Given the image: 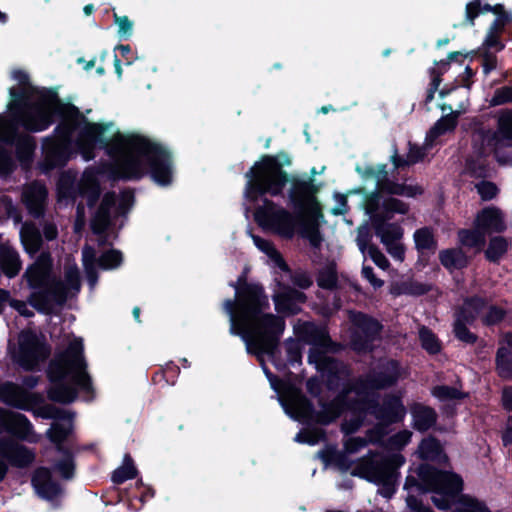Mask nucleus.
I'll use <instances>...</instances> for the list:
<instances>
[{
    "label": "nucleus",
    "instance_id": "nucleus-25",
    "mask_svg": "<svg viewBox=\"0 0 512 512\" xmlns=\"http://www.w3.org/2000/svg\"><path fill=\"white\" fill-rule=\"evenodd\" d=\"M117 196L114 191L106 192L93 214L90 221V228L95 235H104L111 225V210L115 207Z\"/></svg>",
    "mask_w": 512,
    "mask_h": 512
},
{
    "label": "nucleus",
    "instance_id": "nucleus-36",
    "mask_svg": "<svg viewBox=\"0 0 512 512\" xmlns=\"http://www.w3.org/2000/svg\"><path fill=\"white\" fill-rule=\"evenodd\" d=\"M78 195L86 199L87 206L94 208L101 196V185L99 180L93 174H84L78 184Z\"/></svg>",
    "mask_w": 512,
    "mask_h": 512
},
{
    "label": "nucleus",
    "instance_id": "nucleus-57",
    "mask_svg": "<svg viewBox=\"0 0 512 512\" xmlns=\"http://www.w3.org/2000/svg\"><path fill=\"white\" fill-rule=\"evenodd\" d=\"M459 505L452 512H492L485 502L478 500L477 498L465 495L462 499L457 502Z\"/></svg>",
    "mask_w": 512,
    "mask_h": 512
},
{
    "label": "nucleus",
    "instance_id": "nucleus-53",
    "mask_svg": "<svg viewBox=\"0 0 512 512\" xmlns=\"http://www.w3.org/2000/svg\"><path fill=\"white\" fill-rule=\"evenodd\" d=\"M478 136L480 139V144L474 145V151L477 148L483 147L485 149V151H487V148H489L493 154L494 151L496 149H498L501 146V144L504 142L503 138L500 137V133H499L498 129L496 131H491L489 129H487V130L481 129L478 131Z\"/></svg>",
    "mask_w": 512,
    "mask_h": 512
},
{
    "label": "nucleus",
    "instance_id": "nucleus-10",
    "mask_svg": "<svg viewBox=\"0 0 512 512\" xmlns=\"http://www.w3.org/2000/svg\"><path fill=\"white\" fill-rule=\"evenodd\" d=\"M349 320L352 324L350 347L357 353L371 352L373 343L380 338L382 323L362 311H351Z\"/></svg>",
    "mask_w": 512,
    "mask_h": 512
},
{
    "label": "nucleus",
    "instance_id": "nucleus-21",
    "mask_svg": "<svg viewBox=\"0 0 512 512\" xmlns=\"http://www.w3.org/2000/svg\"><path fill=\"white\" fill-rule=\"evenodd\" d=\"M414 247L417 251V265L425 268L438 249V240L431 226H423L413 233Z\"/></svg>",
    "mask_w": 512,
    "mask_h": 512
},
{
    "label": "nucleus",
    "instance_id": "nucleus-59",
    "mask_svg": "<svg viewBox=\"0 0 512 512\" xmlns=\"http://www.w3.org/2000/svg\"><path fill=\"white\" fill-rule=\"evenodd\" d=\"M123 262V254L120 250L110 249L103 252L98 258V266L102 270L118 268Z\"/></svg>",
    "mask_w": 512,
    "mask_h": 512
},
{
    "label": "nucleus",
    "instance_id": "nucleus-20",
    "mask_svg": "<svg viewBox=\"0 0 512 512\" xmlns=\"http://www.w3.org/2000/svg\"><path fill=\"white\" fill-rule=\"evenodd\" d=\"M296 335L306 344L318 346L331 352H336L338 344L334 342L325 325H318L312 321L303 322L295 329Z\"/></svg>",
    "mask_w": 512,
    "mask_h": 512
},
{
    "label": "nucleus",
    "instance_id": "nucleus-32",
    "mask_svg": "<svg viewBox=\"0 0 512 512\" xmlns=\"http://www.w3.org/2000/svg\"><path fill=\"white\" fill-rule=\"evenodd\" d=\"M73 432L72 424L65 425L55 421L46 431L45 436L53 444L56 452H64L67 449H74V442L71 440Z\"/></svg>",
    "mask_w": 512,
    "mask_h": 512
},
{
    "label": "nucleus",
    "instance_id": "nucleus-35",
    "mask_svg": "<svg viewBox=\"0 0 512 512\" xmlns=\"http://www.w3.org/2000/svg\"><path fill=\"white\" fill-rule=\"evenodd\" d=\"M298 233L307 239L313 248H319L323 240L319 230L318 218L303 217L294 223L293 237Z\"/></svg>",
    "mask_w": 512,
    "mask_h": 512
},
{
    "label": "nucleus",
    "instance_id": "nucleus-56",
    "mask_svg": "<svg viewBox=\"0 0 512 512\" xmlns=\"http://www.w3.org/2000/svg\"><path fill=\"white\" fill-rule=\"evenodd\" d=\"M382 194H384V191L376 187L375 190L365 195L364 208L366 214L370 217L371 224H373L374 216L380 214Z\"/></svg>",
    "mask_w": 512,
    "mask_h": 512
},
{
    "label": "nucleus",
    "instance_id": "nucleus-27",
    "mask_svg": "<svg viewBox=\"0 0 512 512\" xmlns=\"http://www.w3.org/2000/svg\"><path fill=\"white\" fill-rule=\"evenodd\" d=\"M474 225L480 228L485 235L503 233L507 229L504 214L496 206H489L480 210L475 217Z\"/></svg>",
    "mask_w": 512,
    "mask_h": 512
},
{
    "label": "nucleus",
    "instance_id": "nucleus-26",
    "mask_svg": "<svg viewBox=\"0 0 512 512\" xmlns=\"http://www.w3.org/2000/svg\"><path fill=\"white\" fill-rule=\"evenodd\" d=\"M31 482L38 495L47 501H53L62 493L60 483L53 479L52 472L47 467L37 468Z\"/></svg>",
    "mask_w": 512,
    "mask_h": 512
},
{
    "label": "nucleus",
    "instance_id": "nucleus-7",
    "mask_svg": "<svg viewBox=\"0 0 512 512\" xmlns=\"http://www.w3.org/2000/svg\"><path fill=\"white\" fill-rule=\"evenodd\" d=\"M404 463L405 457L400 453L386 455L380 460L361 458L351 474L380 486V495L391 498L396 492L398 469Z\"/></svg>",
    "mask_w": 512,
    "mask_h": 512
},
{
    "label": "nucleus",
    "instance_id": "nucleus-60",
    "mask_svg": "<svg viewBox=\"0 0 512 512\" xmlns=\"http://www.w3.org/2000/svg\"><path fill=\"white\" fill-rule=\"evenodd\" d=\"M431 394L440 401L461 400L466 394L455 387L448 385H436L431 389Z\"/></svg>",
    "mask_w": 512,
    "mask_h": 512
},
{
    "label": "nucleus",
    "instance_id": "nucleus-16",
    "mask_svg": "<svg viewBox=\"0 0 512 512\" xmlns=\"http://www.w3.org/2000/svg\"><path fill=\"white\" fill-rule=\"evenodd\" d=\"M401 370L398 360L388 359L380 363L376 370H371L363 375L369 395H377L376 391L395 386L401 377Z\"/></svg>",
    "mask_w": 512,
    "mask_h": 512
},
{
    "label": "nucleus",
    "instance_id": "nucleus-38",
    "mask_svg": "<svg viewBox=\"0 0 512 512\" xmlns=\"http://www.w3.org/2000/svg\"><path fill=\"white\" fill-rule=\"evenodd\" d=\"M438 258L441 265L449 271L462 270L469 265V258L461 248L442 249Z\"/></svg>",
    "mask_w": 512,
    "mask_h": 512
},
{
    "label": "nucleus",
    "instance_id": "nucleus-37",
    "mask_svg": "<svg viewBox=\"0 0 512 512\" xmlns=\"http://www.w3.org/2000/svg\"><path fill=\"white\" fill-rule=\"evenodd\" d=\"M410 206L408 203L389 196L383 199L380 214L374 216L373 220L378 221L380 225L383 221H391L396 214L406 215L409 213Z\"/></svg>",
    "mask_w": 512,
    "mask_h": 512
},
{
    "label": "nucleus",
    "instance_id": "nucleus-49",
    "mask_svg": "<svg viewBox=\"0 0 512 512\" xmlns=\"http://www.w3.org/2000/svg\"><path fill=\"white\" fill-rule=\"evenodd\" d=\"M424 193V188L418 184L408 185L405 183H398L396 181L387 182L385 185L384 194L393 196H405L408 198H416Z\"/></svg>",
    "mask_w": 512,
    "mask_h": 512
},
{
    "label": "nucleus",
    "instance_id": "nucleus-6",
    "mask_svg": "<svg viewBox=\"0 0 512 512\" xmlns=\"http://www.w3.org/2000/svg\"><path fill=\"white\" fill-rule=\"evenodd\" d=\"M84 363V346L82 339H74L60 352H56L47 367V378L51 383L47 390L49 400L60 404H71L78 396V389L71 379L69 368H81Z\"/></svg>",
    "mask_w": 512,
    "mask_h": 512
},
{
    "label": "nucleus",
    "instance_id": "nucleus-54",
    "mask_svg": "<svg viewBox=\"0 0 512 512\" xmlns=\"http://www.w3.org/2000/svg\"><path fill=\"white\" fill-rule=\"evenodd\" d=\"M359 249L364 252L367 248V252L371 260L381 269L389 267L390 263L387 257L381 252L379 247L375 244H369L368 240L358 239Z\"/></svg>",
    "mask_w": 512,
    "mask_h": 512
},
{
    "label": "nucleus",
    "instance_id": "nucleus-19",
    "mask_svg": "<svg viewBox=\"0 0 512 512\" xmlns=\"http://www.w3.org/2000/svg\"><path fill=\"white\" fill-rule=\"evenodd\" d=\"M6 432L15 440L36 442L30 436L34 434L30 420L21 413L0 410V433Z\"/></svg>",
    "mask_w": 512,
    "mask_h": 512
},
{
    "label": "nucleus",
    "instance_id": "nucleus-15",
    "mask_svg": "<svg viewBox=\"0 0 512 512\" xmlns=\"http://www.w3.org/2000/svg\"><path fill=\"white\" fill-rule=\"evenodd\" d=\"M112 126V122L96 123L90 122L86 118V122H83L78 130L76 138V146L85 160L89 161L95 157V148L102 147V144L105 143V133Z\"/></svg>",
    "mask_w": 512,
    "mask_h": 512
},
{
    "label": "nucleus",
    "instance_id": "nucleus-45",
    "mask_svg": "<svg viewBox=\"0 0 512 512\" xmlns=\"http://www.w3.org/2000/svg\"><path fill=\"white\" fill-rule=\"evenodd\" d=\"M21 269V261L19 254L12 249L1 252L0 255V272L8 278H14Z\"/></svg>",
    "mask_w": 512,
    "mask_h": 512
},
{
    "label": "nucleus",
    "instance_id": "nucleus-42",
    "mask_svg": "<svg viewBox=\"0 0 512 512\" xmlns=\"http://www.w3.org/2000/svg\"><path fill=\"white\" fill-rule=\"evenodd\" d=\"M377 222L378 221L373 220L372 227L375 234L381 238L382 243L386 246L392 245L403 237V228L398 223L383 221V223L379 225Z\"/></svg>",
    "mask_w": 512,
    "mask_h": 512
},
{
    "label": "nucleus",
    "instance_id": "nucleus-8",
    "mask_svg": "<svg viewBox=\"0 0 512 512\" xmlns=\"http://www.w3.org/2000/svg\"><path fill=\"white\" fill-rule=\"evenodd\" d=\"M12 77L18 81L19 85L17 88L9 89L11 101L8 104V109L18 123L23 126V123L33 114L32 107L35 101H39L46 91H54V89L34 86L30 82L29 75L20 69L14 70Z\"/></svg>",
    "mask_w": 512,
    "mask_h": 512
},
{
    "label": "nucleus",
    "instance_id": "nucleus-52",
    "mask_svg": "<svg viewBox=\"0 0 512 512\" xmlns=\"http://www.w3.org/2000/svg\"><path fill=\"white\" fill-rule=\"evenodd\" d=\"M71 381L73 382L76 388L80 390L91 393L93 392V385L90 375L87 372V362L84 359L83 368H69Z\"/></svg>",
    "mask_w": 512,
    "mask_h": 512
},
{
    "label": "nucleus",
    "instance_id": "nucleus-40",
    "mask_svg": "<svg viewBox=\"0 0 512 512\" xmlns=\"http://www.w3.org/2000/svg\"><path fill=\"white\" fill-rule=\"evenodd\" d=\"M57 453L61 455V458L55 460L49 469L64 480L73 479L76 471L75 451L67 449Z\"/></svg>",
    "mask_w": 512,
    "mask_h": 512
},
{
    "label": "nucleus",
    "instance_id": "nucleus-41",
    "mask_svg": "<svg viewBox=\"0 0 512 512\" xmlns=\"http://www.w3.org/2000/svg\"><path fill=\"white\" fill-rule=\"evenodd\" d=\"M368 397L350 398L346 391L340 390L336 397L329 402L330 408L341 409V412L346 410L352 414L360 412L363 414Z\"/></svg>",
    "mask_w": 512,
    "mask_h": 512
},
{
    "label": "nucleus",
    "instance_id": "nucleus-4",
    "mask_svg": "<svg viewBox=\"0 0 512 512\" xmlns=\"http://www.w3.org/2000/svg\"><path fill=\"white\" fill-rule=\"evenodd\" d=\"M32 109L33 114L22 126L29 133L45 131L58 120L52 134L72 142L74 133L86 122V116L80 109L72 103H65L56 90L46 91L39 101H35Z\"/></svg>",
    "mask_w": 512,
    "mask_h": 512
},
{
    "label": "nucleus",
    "instance_id": "nucleus-1",
    "mask_svg": "<svg viewBox=\"0 0 512 512\" xmlns=\"http://www.w3.org/2000/svg\"><path fill=\"white\" fill-rule=\"evenodd\" d=\"M291 165L292 159L285 151L262 155L245 173L244 189V196L250 203L264 197L263 205L255 209V222L264 230L288 240L293 238L296 221L303 217L323 216L317 197L320 187L315 179L290 175L284 167Z\"/></svg>",
    "mask_w": 512,
    "mask_h": 512
},
{
    "label": "nucleus",
    "instance_id": "nucleus-58",
    "mask_svg": "<svg viewBox=\"0 0 512 512\" xmlns=\"http://www.w3.org/2000/svg\"><path fill=\"white\" fill-rule=\"evenodd\" d=\"M493 5L482 4L481 0H472L466 4L465 19L469 25L474 26L476 18L482 13H492Z\"/></svg>",
    "mask_w": 512,
    "mask_h": 512
},
{
    "label": "nucleus",
    "instance_id": "nucleus-9",
    "mask_svg": "<svg viewBox=\"0 0 512 512\" xmlns=\"http://www.w3.org/2000/svg\"><path fill=\"white\" fill-rule=\"evenodd\" d=\"M489 299L478 294L464 298L462 306L455 311L453 334L465 344L474 345L478 335L471 332L468 326L474 325L482 311L488 307Z\"/></svg>",
    "mask_w": 512,
    "mask_h": 512
},
{
    "label": "nucleus",
    "instance_id": "nucleus-12",
    "mask_svg": "<svg viewBox=\"0 0 512 512\" xmlns=\"http://www.w3.org/2000/svg\"><path fill=\"white\" fill-rule=\"evenodd\" d=\"M363 414L373 415L380 425L388 427L403 422L407 409L400 395L389 393L383 397L382 403L378 395L368 397Z\"/></svg>",
    "mask_w": 512,
    "mask_h": 512
},
{
    "label": "nucleus",
    "instance_id": "nucleus-62",
    "mask_svg": "<svg viewBox=\"0 0 512 512\" xmlns=\"http://www.w3.org/2000/svg\"><path fill=\"white\" fill-rule=\"evenodd\" d=\"M341 390L346 391L349 395L355 393L360 397H370L363 375L348 379L346 382H341Z\"/></svg>",
    "mask_w": 512,
    "mask_h": 512
},
{
    "label": "nucleus",
    "instance_id": "nucleus-28",
    "mask_svg": "<svg viewBox=\"0 0 512 512\" xmlns=\"http://www.w3.org/2000/svg\"><path fill=\"white\" fill-rule=\"evenodd\" d=\"M276 309L288 315H297L301 312L300 304L307 301L304 292L290 286H284L282 291L274 296Z\"/></svg>",
    "mask_w": 512,
    "mask_h": 512
},
{
    "label": "nucleus",
    "instance_id": "nucleus-34",
    "mask_svg": "<svg viewBox=\"0 0 512 512\" xmlns=\"http://www.w3.org/2000/svg\"><path fill=\"white\" fill-rule=\"evenodd\" d=\"M54 278L51 275L50 266L36 261L28 266L23 274V279L26 281L29 289L37 291L42 286L48 284V282Z\"/></svg>",
    "mask_w": 512,
    "mask_h": 512
},
{
    "label": "nucleus",
    "instance_id": "nucleus-31",
    "mask_svg": "<svg viewBox=\"0 0 512 512\" xmlns=\"http://www.w3.org/2000/svg\"><path fill=\"white\" fill-rule=\"evenodd\" d=\"M326 378V387L331 392H336L340 389L341 382L344 378L350 376L349 367L337 358L325 359L323 368L319 371Z\"/></svg>",
    "mask_w": 512,
    "mask_h": 512
},
{
    "label": "nucleus",
    "instance_id": "nucleus-3",
    "mask_svg": "<svg viewBox=\"0 0 512 512\" xmlns=\"http://www.w3.org/2000/svg\"><path fill=\"white\" fill-rule=\"evenodd\" d=\"M416 477L407 475L404 490L407 491L406 504L411 512H434L429 505L424 504L423 497L431 494V502L441 511H448L462 499L464 481L453 472L439 469L428 463L417 467Z\"/></svg>",
    "mask_w": 512,
    "mask_h": 512
},
{
    "label": "nucleus",
    "instance_id": "nucleus-18",
    "mask_svg": "<svg viewBox=\"0 0 512 512\" xmlns=\"http://www.w3.org/2000/svg\"><path fill=\"white\" fill-rule=\"evenodd\" d=\"M35 452L10 437L0 438V458L15 468H28L35 461Z\"/></svg>",
    "mask_w": 512,
    "mask_h": 512
},
{
    "label": "nucleus",
    "instance_id": "nucleus-23",
    "mask_svg": "<svg viewBox=\"0 0 512 512\" xmlns=\"http://www.w3.org/2000/svg\"><path fill=\"white\" fill-rule=\"evenodd\" d=\"M328 405L329 402H323L321 403L323 410L316 411L313 402L305 395L301 394L295 400V407L303 417L321 425H329L341 414V409L330 408Z\"/></svg>",
    "mask_w": 512,
    "mask_h": 512
},
{
    "label": "nucleus",
    "instance_id": "nucleus-13",
    "mask_svg": "<svg viewBox=\"0 0 512 512\" xmlns=\"http://www.w3.org/2000/svg\"><path fill=\"white\" fill-rule=\"evenodd\" d=\"M67 300V287L56 277L37 291H32L27 298L28 304L42 314H50L55 306L62 307Z\"/></svg>",
    "mask_w": 512,
    "mask_h": 512
},
{
    "label": "nucleus",
    "instance_id": "nucleus-48",
    "mask_svg": "<svg viewBox=\"0 0 512 512\" xmlns=\"http://www.w3.org/2000/svg\"><path fill=\"white\" fill-rule=\"evenodd\" d=\"M319 288L334 291L338 288V273L335 263H330L319 269L316 277Z\"/></svg>",
    "mask_w": 512,
    "mask_h": 512
},
{
    "label": "nucleus",
    "instance_id": "nucleus-51",
    "mask_svg": "<svg viewBox=\"0 0 512 512\" xmlns=\"http://www.w3.org/2000/svg\"><path fill=\"white\" fill-rule=\"evenodd\" d=\"M458 112H451L442 116L430 129V136L437 138L456 129L458 124Z\"/></svg>",
    "mask_w": 512,
    "mask_h": 512
},
{
    "label": "nucleus",
    "instance_id": "nucleus-17",
    "mask_svg": "<svg viewBox=\"0 0 512 512\" xmlns=\"http://www.w3.org/2000/svg\"><path fill=\"white\" fill-rule=\"evenodd\" d=\"M0 400L11 407L24 411H34L35 407L44 403V398L40 393L29 392L11 381L2 383Z\"/></svg>",
    "mask_w": 512,
    "mask_h": 512
},
{
    "label": "nucleus",
    "instance_id": "nucleus-29",
    "mask_svg": "<svg viewBox=\"0 0 512 512\" xmlns=\"http://www.w3.org/2000/svg\"><path fill=\"white\" fill-rule=\"evenodd\" d=\"M409 411L412 418V427L417 432L425 433L435 428L438 414L433 407L421 402H413L409 406Z\"/></svg>",
    "mask_w": 512,
    "mask_h": 512
},
{
    "label": "nucleus",
    "instance_id": "nucleus-47",
    "mask_svg": "<svg viewBox=\"0 0 512 512\" xmlns=\"http://www.w3.org/2000/svg\"><path fill=\"white\" fill-rule=\"evenodd\" d=\"M418 453L419 458L424 461H435L443 454V448L436 437L429 436L421 440Z\"/></svg>",
    "mask_w": 512,
    "mask_h": 512
},
{
    "label": "nucleus",
    "instance_id": "nucleus-63",
    "mask_svg": "<svg viewBox=\"0 0 512 512\" xmlns=\"http://www.w3.org/2000/svg\"><path fill=\"white\" fill-rule=\"evenodd\" d=\"M506 315L507 311L504 308L493 304L488 307L486 314L481 317V322L486 327H493L503 322Z\"/></svg>",
    "mask_w": 512,
    "mask_h": 512
},
{
    "label": "nucleus",
    "instance_id": "nucleus-11",
    "mask_svg": "<svg viewBox=\"0 0 512 512\" xmlns=\"http://www.w3.org/2000/svg\"><path fill=\"white\" fill-rule=\"evenodd\" d=\"M19 349L15 362L25 371H33L51 354V346L43 335L39 336L31 329L23 330L18 338Z\"/></svg>",
    "mask_w": 512,
    "mask_h": 512
},
{
    "label": "nucleus",
    "instance_id": "nucleus-44",
    "mask_svg": "<svg viewBox=\"0 0 512 512\" xmlns=\"http://www.w3.org/2000/svg\"><path fill=\"white\" fill-rule=\"evenodd\" d=\"M509 248L508 240L503 236H493L488 242L484 252L485 259L490 263L498 264Z\"/></svg>",
    "mask_w": 512,
    "mask_h": 512
},
{
    "label": "nucleus",
    "instance_id": "nucleus-61",
    "mask_svg": "<svg viewBox=\"0 0 512 512\" xmlns=\"http://www.w3.org/2000/svg\"><path fill=\"white\" fill-rule=\"evenodd\" d=\"M341 390L346 391L349 395L355 393L360 397H370L363 375L348 379L346 382H341Z\"/></svg>",
    "mask_w": 512,
    "mask_h": 512
},
{
    "label": "nucleus",
    "instance_id": "nucleus-5",
    "mask_svg": "<svg viewBox=\"0 0 512 512\" xmlns=\"http://www.w3.org/2000/svg\"><path fill=\"white\" fill-rule=\"evenodd\" d=\"M120 171L124 180H140L148 174L158 186L167 187L173 182V156L162 144L147 138L138 155L122 161Z\"/></svg>",
    "mask_w": 512,
    "mask_h": 512
},
{
    "label": "nucleus",
    "instance_id": "nucleus-22",
    "mask_svg": "<svg viewBox=\"0 0 512 512\" xmlns=\"http://www.w3.org/2000/svg\"><path fill=\"white\" fill-rule=\"evenodd\" d=\"M146 140L147 137L142 135H126L117 131L110 138L105 136V143L102 144L101 149H105L110 155L120 153L124 150L128 151V156L138 155Z\"/></svg>",
    "mask_w": 512,
    "mask_h": 512
},
{
    "label": "nucleus",
    "instance_id": "nucleus-43",
    "mask_svg": "<svg viewBox=\"0 0 512 512\" xmlns=\"http://www.w3.org/2000/svg\"><path fill=\"white\" fill-rule=\"evenodd\" d=\"M495 368L502 380L512 381V352L506 346H500L496 351Z\"/></svg>",
    "mask_w": 512,
    "mask_h": 512
},
{
    "label": "nucleus",
    "instance_id": "nucleus-46",
    "mask_svg": "<svg viewBox=\"0 0 512 512\" xmlns=\"http://www.w3.org/2000/svg\"><path fill=\"white\" fill-rule=\"evenodd\" d=\"M458 238L463 246L476 248L478 251H481L486 244V235L475 225L473 229H460Z\"/></svg>",
    "mask_w": 512,
    "mask_h": 512
},
{
    "label": "nucleus",
    "instance_id": "nucleus-33",
    "mask_svg": "<svg viewBox=\"0 0 512 512\" xmlns=\"http://www.w3.org/2000/svg\"><path fill=\"white\" fill-rule=\"evenodd\" d=\"M488 152L485 149L477 148L474 155L465 160V173L474 179H487L491 177V167L487 161Z\"/></svg>",
    "mask_w": 512,
    "mask_h": 512
},
{
    "label": "nucleus",
    "instance_id": "nucleus-2",
    "mask_svg": "<svg viewBox=\"0 0 512 512\" xmlns=\"http://www.w3.org/2000/svg\"><path fill=\"white\" fill-rule=\"evenodd\" d=\"M236 298L241 320L252 330L254 355L269 356L275 367L280 369L274 358L285 330V320L279 315L264 312L270 303L262 284L245 285L238 290Z\"/></svg>",
    "mask_w": 512,
    "mask_h": 512
},
{
    "label": "nucleus",
    "instance_id": "nucleus-14",
    "mask_svg": "<svg viewBox=\"0 0 512 512\" xmlns=\"http://www.w3.org/2000/svg\"><path fill=\"white\" fill-rule=\"evenodd\" d=\"M71 144V141L58 138L53 134L43 138V158L39 162L40 170L44 173H49L56 168L64 167L70 159Z\"/></svg>",
    "mask_w": 512,
    "mask_h": 512
},
{
    "label": "nucleus",
    "instance_id": "nucleus-55",
    "mask_svg": "<svg viewBox=\"0 0 512 512\" xmlns=\"http://www.w3.org/2000/svg\"><path fill=\"white\" fill-rule=\"evenodd\" d=\"M421 346L429 354H437L441 351V344L436 334L426 326L419 330Z\"/></svg>",
    "mask_w": 512,
    "mask_h": 512
},
{
    "label": "nucleus",
    "instance_id": "nucleus-64",
    "mask_svg": "<svg viewBox=\"0 0 512 512\" xmlns=\"http://www.w3.org/2000/svg\"><path fill=\"white\" fill-rule=\"evenodd\" d=\"M498 130L500 137L504 142L507 141V146L512 147V110L503 112L498 118Z\"/></svg>",
    "mask_w": 512,
    "mask_h": 512
},
{
    "label": "nucleus",
    "instance_id": "nucleus-39",
    "mask_svg": "<svg viewBox=\"0 0 512 512\" xmlns=\"http://www.w3.org/2000/svg\"><path fill=\"white\" fill-rule=\"evenodd\" d=\"M8 143L15 144L16 157L20 162H30L36 149L35 138L29 134L13 133L12 139Z\"/></svg>",
    "mask_w": 512,
    "mask_h": 512
},
{
    "label": "nucleus",
    "instance_id": "nucleus-50",
    "mask_svg": "<svg viewBox=\"0 0 512 512\" xmlns=\"http://www.w3.org/2000/svg\"><path fill=\"white\" fill-rule=\"evenodd\" d=\"M137 475L138 470L135 467L132 457L130 454H125L123 464L113 471L111 481L116 485H120L127 480L136 478Z\"/></svg>",
    "mask_w": 512,
    "mask_h": 512
},
{
    "label": "nucleus",
    "instance_id": "nucleus-30",
    "mask_svg": "<svg viewBox=\"0 0 512 512\" xmlns=\"http://www.w3.org/2000/svg\"><path fill=\"white\" fill-rule=\"evenodd\" d=\"M224 309L230 315L231 334L240 336L246 344L247 352L254 355L252 330L246 324H243L241 312L237 310V300H225Z\"/></svg>",
    "mask_w": 512,
    "mask_h": 512
},
{
    "label": "nucleus",
    "instance_id": "nucleus-24",
    "mask_svg": "<svg viewBox=\"0 0 512 512\" xmlns=\"http://www.w3.org/2000/svg\"><path fill=\"white\" fill-rule=\"evenodd\" d=\"M47 196V188L37 181L31 183L23 190L22 202L28 214L34 219H40L44 216Z\"/></svg>",
    "mask_w": 512,
    "mask_h": 512
}]
</instances>
